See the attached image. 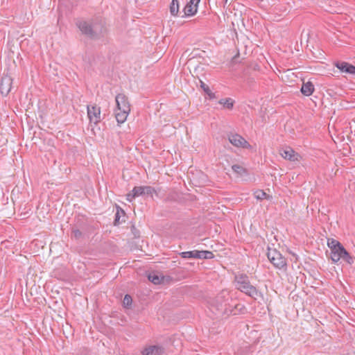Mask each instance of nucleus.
I'll return each instance as SVG.
<instances>
[{
	"label": "nucleus",
	"instance_id": "6e6552de",
	"mask_svg": "<svg viewBox=\"0 0 355 355\" xmlns=\"http://www.w3.org/2000/svg\"><path fill=\"white\" fill-rule=\"evenodd\" d=\"M87 116L95 124L101 121V108L96 105H87Z\"/></svg>",
	"mask_w": 355,
	"mask_h": 355
},
{
	"label": "nucleus",
	"instance_id": "ddd939ff",
	"mask_svg": "<svg viewBox=\"0 0 355 355\" xmlns=\"http://www.w3.org/2000/svg\"><path fill=\"white\" fill-rule=\"evenodd\" d=\"M336 66L342 72L355 75V67L345 62H340Z\"/></svg>",
	"mask_w": 355,
	"mask_h": 355
},
{
	"label": "nucleus",
	"instance_id": "0eeeda50",
	"mask_svg": "<svg viewBox=\"0 0 355 355\" xmlns=\"http://www.w3.org/2000/svg\"><path fill=\"white\" fill-rule=\"evenodd\" d=\"M279 154L284 159L291 162H297L301 159V156L289 146L280 149Z\"/></svg>",
	"mask_w": 355,
	"mask_h": 355
},
{
	"label": "nucleus",
	"instance_id": "f8f14e48",
	"mask_svg": "<svg viewBox=\"0 0 355 355\" xmlns=\"http://www.w3.org/2000/svg\"><path fill=\"white\" fill-rule=\"evenodd\" d=\"M12 80L10 76H5L1 78L0 89L1 94L7 96L11 90Z\"/></svg>",
	"mask_w": 355,
	"mask_h": 355
},
{
	"label": "nucleus",
	"instance_id": "2eb2a0df",
	"mask_svg": "<svg viewBox=\"0 0 355 355\" xmlns=\"http://www.w3.org/2000/svg\"><path fill=\"white\" fill-rule=\"evenodd\" d=\"M130 111L116 110H115V118L119 124L124 123Z\"/></svg>",
	"mask_w": 355,
	"mask_h": 355
},
{
	"label": "nucleus",
	"instance_id": "4468645a",
	"mask_svg": "<svg viewBox=\"0 0 355 355\" xmlns=\"http://www.w3.org/2000/svg\"><path fill=\"white\" fill-rule=\"evenodd\" d=\"M144 195L143 187H135L131 192L126 196V199L129 202H132L134 198Z\"/></svg>",
	"mask_w": 355,
	"mask_h": 355
},
{
	"label": "nucleus",
	"instance_id": "39448f33",
	"mask_svg": "<svg viewBox=\"0 0 355 355\" xmlns=\"http://www.w3.org/2000/svg\"><path fill=\"white\" fill-rule=\"evenodd\" d=\"M229 141L236 148L250 149L251 145L240 135L231 133L228 135Z\"/></svg>",
	"mask_w": 355,
	"mask_h": 355
},
{
	"label": "nucleus",
	"instance_id": "bb28decb",
	"mask_svg": "<svg viewBox=\"0 0 355 355\" xmlns=\"http://www.w3.org/2000/svg\"><path fill=\"white\" fill-rule=\"evenodd\" d=\"M132 301V297H131V296H130V295H125V297H124V298H123V304H124L125 306H129V305H130V304H131Z\"/></svg>",
	"mask_w": 355,
	"mask_h": 355
},
{
	"label": "nucleus",
	"instance_id": "9b49d317",
	"mask_svg": "<svg viewBox=\"0 0 355 355\" xmlns=\"http://www.w3.org/2000/svg\"><path fill=\"white\" fill-rule=\"evenodd\" d=\"M164 349L159 345H148L144 347L141 351L142 355H162Z\"/></svg>",
	"mask_w": 355,
	"mask_h": 355
},
{
	"label": "nucleus",
	"instance_id": "f3484780",
	"mask_svg": "<svg viewBox=\"0 0 355 355\" xmlns=\"http://www.w3.org/2000/svg\"><path fill=\"white\" fill-rule=\"evenodd\" d=\"M218 103L223 105L225 108L232 110L234 107V101L231 98H222Z\"/></svg>",
	"mask_w": 355,
	"mask_h": 355
},
{
	"label": "nucleus",
	"instance_id": "a878e982",
	"mask_svg": "<svg viewBox=\"0 0 355 355\" xmlns=\"http://www.w3.org/2000/svg\"><path fill=\"white\" fill-rule=\"evenodd\" d=\"M144 195L152 196L155 189L150 186H143Z\"/></svg>",
	"mask_w": 355,
	"mask_h": 355
},
{
	"label": "nucleus",
	"instance_id": "412c9836",
	"mask_svg": "<svg viewBox=\"0 0 355 355\" xmlns=\"http://www.w3.org/2000/svg\"><path fill=\"white\" fill-rule=\"evenodd\" d=\"M148 280L154 284H159L162 282L163 277L158 275L157 274L153 272L150 273L148 276Z\"/></svg>",
	"mask_w": 355,
	"mask_h": 355
},
{
	"label": "nucleus",
	"instance_id": "cd10ccee",
	"mask_svg": "<svg viewBox=\"0 0 355 355\" xmlns=\"http://www.w3.org/2000/svg\"><path fill=\"white\" fill-rule=\"evenodd\" d=\"M71 234L75 239H79L82 236V232L79 230H73Z\"/></svg>",
	"mask_w": 355,
	"mask_h": 355
},
{
	"label": "nucleus",
	"instance_id": "393cba45",
	"mask_svg": "<svg viewBox=\"0 0 355 355\" xmlns=\"http://www.w3.org/2000/svg\"><path fill=\"white\" fill-rule=\"evenodd\" d=\"M327 245L331 250L335 249L336 248H337L338 246L342 245V244L339 241H338L337 240H335L334 239H328Z\"/></svg>",
	"mask_w": 355,
	"mask_h": 355
},
{
	"label": "nucleus",
	"instance_id": "aec40b11",
	"mask_svg": "<svg viewBox=\"0 0 355 355\" xmlns=\"http://www.w3.org/2000/svg\"><path fill=\"white\" fill-rule=\"evenodd\" d=\"M170 12L173 16H177L179 12V2L178 0H172L170 5Z\"/></svg>",
	"mask_w": 355,
	"mask_h": 355
},
{
	"label": "nucleus",
	"instance_id": "6ab92c4d",
	"mask_svg": "<svg viewBox=\"0 0 355 355\" xmlns=\"http://www.w3.org/2000/svg\"><path fill=\"white\" fill-rule=\"evenodd\" d=\"M254 196L257 200H263V199L270 200L272 198V196L267 194L263 190H257V191H254Z\"/></svg>",
	"mask_w": 355,
	"mask_h": 355
},
{
	"label": "nucleus",
	"instance_id": "f257e3e1",
	"mask_svg": "<svg viewBox=\"0 0 355 355\" xmlns=\"http://www.w3.org/2000/svg\"><path fill=\"white\" fill-rule=\"evenodd\" d=\"M234 282L236 288L241 292L245 293L248 296L256 299L258 295V291L252 286L249 280L248 277L243 273H239L235 275Z\"/></svg>",
	"mask_w": 355,
	"mask_h": 355
},
{
	"label": "nucleus",
	"instance_id": "7ed1b4c3",
	"mask_svg": "<svg viewBox=\"0 0 355 355\" xmlns=\"http://www.w3.org/2000/svg\"><path fill=\"white\" fill-rule=\"evenodd\" d=\"M331 259L334 263L342 259L349 264H352L355 260V258L347 252L343 245L331 250Z\"/></svg>",
	"mask_w": 355,
	"mask_h": 355
},
{
	"label": "nucleus",
	"instance_id": "1a4fd4ad",
	"mask_svg": "<svg viewBox=\"0 0 355 355\" xmlns=\"http://www.w3.org/2000/svg\"><path fill=\"white\" fill-rule=\"evenodd\" d=\"M116 110L130 111V105L128 97L124 94H119L115 98Z\"/></svg>",
	"mask_w": 355,
	"mask_h": 355
},
{
	"label": "nucleus",
	"instance_id": "7c9ffc66",
	"mask_svg": "<svg viewBox=\"0 0 355 355\" xmlns=\"http://www.w3.org/2000/svg\"><path fill=\"white\" fill-rule=\"evenodd\" d=\"M224 1V6L227 3L228 0H223Z\"/></svg>",
	"mask_w": 355,
	"mask_h": 355
},
{
	"label": "nucleus",
	"instance_id": "f03ea898",
	"mask_svg": "<svg viewBox=\"0 0 355 355\" xmlns=\"http://www.w3.org/2000/svg\"><path fill=\"white\" fill-rule=\"evenodd\" d=\"M229 299L230 296L228 291H223L218 295H217L211 306L212 307H215L216 310L219 313L230 314V313H232L233 311H232L230 304L227 303Z\"/></svg>",
	"mask_w": 355,
	"mask_h": 355
},
{
	"label": "nucleus",
	"instance_id": "dca6fc26",
	"mask_svg": "<svg viewBox=\"0 0 355 355\" xmlns=\"http://www.w3.org/2000/svg\"><path fill=\"white\" fill-rule=\"evenodd\" d=\"M313 91L314 86L311 82L308 81L306 83H303L301 88V92L304 95L306 96H311L313 94Z\"/></svg>",
	"mask_w": 355,
	"mask_h": 355
},
{
	"label": "nucleus",
	"instance_id": "20e7f679",
	"mask_svg": "<svg viewBox=\"0 0 355 355\" xmlns=\"http://www.w3.org/2000/svg\"><path fill=\"white\" fill-rule=\"evenodd\" d=\"M267 256L275 267L279 269L286 268V260L276 249H268Z\"/></svg>",
	"mask_w": 355,
	"mask_h": 355
},
{
	"label": "nucleus",
	"instance_id": "a211bd4d",
	"mask_svg": "<svg viewBox=\"0 0 355 355\" xmlns=\"http://www.w3.org/2000/svg\"><path fill=\"white\" fill-rule=\"evenodd\" d=\"M180 255L184 259H198L199 257L198 250L182 252L180 254Z\"/></svg>",
	"mask_w": 355,
	"mask_h": 355
},
{
	"label": "nucleus",
	"instance_id": "c85d7f7f",
	"mask_svg": "<svg viewBox=\"0 0 355 355\" xmlns=\"http://www.w3.org/2000/svg\"><path fill=\"white\" fill-rule=\"evenodd\" d=\"M201 88L207 94L210 92L209 87L204 82L200 80Z\"/></svg>",
	"mask_w": 355,
	"mask_h": 355
},
{
	"label": "nucleus",
	"instance_id": "4be33fe9",
	"mask_svg": "<svg viewBox=\"0 0 355 355\" xmlns=\"http://www.w3.org/2000/svg\"><path fill=\"white\" fill-rule=\"evenodd\" d=\"M245 307L243 304H237L234 306V309H232V313H230V314L236 315L238 313H243L245 311Z\"/></svg>",
	"mask_w": 355,
	"mask_h": 355
},
{
	"label": "nucleus",
	"instance_id": "b1692460",
	"mask_svg": "<svg viewBox=\"0 0 355 355\" xmlns=\"http://www.w3.org/2000/svg\"><path fill=\"white\" fill-rule=\"evenodd\" d=\"M199 257L198 259H212L214 257V254L211 252L207 250H198Z\"/></svg>",
	"mask_w": 355,
	"mask_h": 355
},
{
	"label": "nucleus",
	"instance_id": "9d476101",
	"mask_svg": "<svg viewBox=\"0 0 355 355\" xmlns=\"http://www.w3.org/2000/svg\"><path fill=\"white\" fill-rule=\"evenodd\" d=\"M200 0H190L183 9L184 16L191 17L195 15L198 11Z\"/></svg>",
	"mask_w": 355,
	"mask_h": 355
},
{
	"label": "nucleus",
	"instance_id": "5701e85b",
	"mask_svg": "<svg viewBox=\"0 0 355 355\" xmlns=\"http://www.w3.org/2000/svg\"><path fill=\"white\" fill-rule=\"evenodd\" d=\"M233 171L240 175L246 173V170L244 167L239 164H234L232 166Z\"/></svg>",
	"mask_w": 355,
	"mask_h": 355
},
{
	"label": "nucleus",
	"instance_id": "423d86ee",
	"mask_svg": "<svg viewBox=\"0 0 355 355\" xmlns=\"http://www.w3.org/2000/svg\"><path fill=\"white\" fill-rule=\"evenodd\" d=\"M77 26L80 31L88 37L91 38H96L98 37L96 26H92L87 21H79L77 22Z\"/></svg>",
	"mask_w": 355,
	"mask_h": 355
},
{
	"label": "nucleus",
	"instance_id": "c756f323",
	"mask_svg": "<svg viewBox=\"0 0 355 355\" xmlns=\"http://www.w3.org/2000/svg\"><path fill=\"white\" fill-rule=\"evenodd\" d=\"M119 220V213H116L114 223L116 224Z\"/></svg>",
	"mask_w": 355,
	"mask_h": 355
}]
</instances>
